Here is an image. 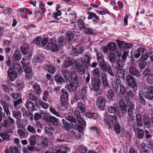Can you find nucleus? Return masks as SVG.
I'll return each mask as SVG.
<instances>
[{
    "instance_id": "49",
    "label": "nucleus",
    "mask_w": 153,
    "mask_h": 153,
    "mask_svg": "<svg viewBox=\"0 0 153 153\" xmlns=\"http://www.w3.org/2000/svg\"><path fill=\"white\" fill-rule=\"evenodd\" d=\"M3 109L7 116H9L10 115V113L9 111L8 106L6 103H5L3 106Z\"/></svg>"
},
{
    "instance_id": "22",
    "label": "nucleus",
    "mask_w": 153,
    "mask_h": 153,
    "mask_svg": "<svg viewBox=\"0 0 153 153\" xmlns=\"http://www.w3.org/2000/svg\"><path fill=\"white\" fill-rule=\"evenodd\" d=\"M108 112L111 114H116L119 111V108L117 107L110 106L108 107Z\"/></svg>"
},
{
    "instance_id": "27",
    "label": "nucleus",
    "mask_w": 153,
    "mask_h": 153,
    "mask_svg": "<svg viewBox=\"0 0 153 153\" xmlns=\"http://www.w3.org/2000/svg\"><path fill=\"white\" fill-rule=\"evenodd\" d=\"M143 121L146 126H149L150 124V120L148 115H145L143 117Z\"/></svg>"
},
{
    "instance_id": "41",
    "label": "nucleus",
    "mask_w": 153,
    "mask_h": 153,
    "mask_svg": "<svg viewBox=\"0 0 153 153\" xmlns=\"http://www.w3.org/2000/svg\"><path fill=\"white\" fill-rule=\"evenodd\" d=\"M17 133L21 138H24L25 137V133L22 130L19 129L17 131Z\"/></svg>"
},
{
    "instance_id": "6",
    "label": "nucleus",
    "mask_w": 153,
    "mask_h": 153,
    "mask_svg": "<svg viewBox=\"0 0 153 153\" xmlns=\"http://www.w3.org/2000/svg\"><path fill=\"white\" fill-rule=\"evenodd\" d=\"M104 120L109 127H111V126L117 122V118L115 116L111 115L105 113L104 116Z\"/></svg>"
},
{
    "instance_id": "18",
    "label": "nucleus",
    "mask_w": 153,
    "mask_h": 153,
    "mask_svg": "<svg viewBox=\"0 0 153 153\" xmlns=\"http://www.w3.org/2000/svg\"><path fill=\"white\" fill-rule=\"evenodd\" d=\"M74 32H72L70 31L66 33V40L68 42H71L74 39Z\"/></svg>"
},
{
    "instance_id": "44",
    "label": "nucleus",
    "mask_w": 153,
    "mask_h": 153,
    "mask_svg": "<svg viewBox=\"0 0 153 153\" xmlns=\"http://www.w3.org/2000/svg\"><path fill=\"white\" fill-rule=\"evenodd\" d=\"M69 150V149L68 148L65 147L58 150L56 153H67Z\"/></svg>"
},
{
    "instance_id": "2",
    "label": "nucleus",
    "mask_w": 153,
    "mask_h": 153,
    "mask_svg": "<svg viewBox=\"0 0 153 153\" xmlns=\"http://www.w3.org/2000/svg\"><path fill=\"white\" fill-rule=\"evenodd\" d=\"M22 72L20 66L18 64L14 65L13 68H10L8 70V76L11 81H14L17 77V75Z\"/></svg>"
},
{
    "instance_id": "64",
    "label": "nucleus",
    "mask_w": 153,
    "mask_h": 153,
    "mask_svg": "<svg viewBox=\"0 0 153 153\" xmlns=\"http://www.w3.org/2000/svg\"><path fill=\"white\" fill-rule=\"evenodd\" d=\"M42 117L41 113H36L34 115V119L37 120L41 118Z\"/></svg>"
},
{
    "instance_id": "46",
    "label": "nucleus",
    "mask_w": 153,
    "mask_h": 153,
    "mask_svg": "<svg viewBox=\"0 0 153 153\" xmlns=\"http://www.w3.org/2000/svg\"><path fill=\"white\" fill-rule=\"evenodd\" d=\"M33 88L37 94H41L40 88L39 85L35 84L33 86Z\"/></svg>"
},
{
    "instance_id": "50",
    "label": "nucleus",
    "mask_w": 153,
    "mask_h": 153,
    "mask_svg": "<svg viewBox=\"0 0 153 153\" xmlns=\"http://www.w3.org/2000/svg\"><path fill=\"white\" fill-rule=\"evenodd\" d=\"M97 60L100 63L102 62V61H104L103 56L102 54L100 53L97 52Z\"/></svg>"
},
{
    "instance_id": "8",
    "label": "nucleus",
    "mask_w": 153,
    "mask_h": 153,
    "mask_svg": "<svg viewBox=\"0 0 153 153\" xmlns=\"http://www.w3.org/2000/svg\"><path fill=\"white\" fill-rule=\"evenodd\" d=\"M106 98L104 97H99L97 100V105L100 109L102 110L105 108Z\"/></svg>"
},
{
    "instance_id": "30",
    "label": "nucleus",
    "mask_w": 153,
    "mask_h": 153,
    "mask_svg": "<svg viewBox=\"0 0 153 153\" xmlns=\"http://www.w3.org/2000/svg\"><path fill=\"white\" fill-rule=\"evenodd\" d=\"M0 137H1L5 141H8L9 139H10V136L9 134L6 132L0 134Z\"/></svg>"
},
{
    "instance_id": "1",
    "label": "nucleus",
    "mask_w": 153,
    "mask_h": 153,
    "mask_svg": "<svg viewBox=\"0 0 153 153\" xmlns=\"http://www.w3.org/2000/svg\"><path fill=\"white\" fill-rule=\"evenodd\" d=\"M66 41L64 37L59 38L58 42H55L53 40H50L46 47L47 49L50 50L52 51L56 52L59 50L62 46L65 44Z\"/></svg>"
},
{
    "instance_id": "11",
    "label": "nucleus",
    "mask_w": 153,
    "mask_h": 153,
    "mask_svg": "<svg viewBox=\"0 0 153 153\" xmlns=\"http://www.w3.org/2000/svg\"><path fill=\"white\" fill-rule=\"evenodd\" d=\"M117 42L120 49L122 48L123 47H124L125 49L129 48L133 45L132 44L127 43L124 41L117 40Z\"/></svg>"
},
{
    "instance_id": "3",
    "label": "nucleus",
    "mask_w": 153,
    "mask_h": 153,
    "mask_svg": "<svg viewBox=\"0 0 153 153\" xmlns=\"http://www.w3.org/2000/svg\"><path fill=\"white\" fill-rule=\"evenodd\" d=\"M71 79L70 84L68 86V89L69 91H73L77 90L79 86L77 76L75 72H74L71 74Z\"/></svg>"
},
{
    "instance_id": "20",
    "label": "nucleus",
    "mask_w": 153,
    "mask_h": 153,
    "mask_svg": "<svg viewBox=\"0 0 153 153\" xmlns=\"http://www.w3.org/2000/svg\"><path fill=\"white\" fill-rule=\"evenodd\" d=\"M120 83V81L119 79H117L116 81H114L112 83V87L114 90L117 92L118 91V86Z\"/></svg>"
},
{
    "instance_id": "56",
    "label": "nucleus",
    "mask_w": 153,
    "mask_h": 153,
    "mask_svg": "<svg viewBox=\"0 0 153 153\" xmlns=\"http://www.w3.org/2000/svg\"><path fill=\"white\" fill-rule=\"evenodd\" d=\"M55 80L58 82L62 83L64 82V79L62 77L58 76H55Z\"/></svg>"
},
{
    "instance_id": "57",
    "label": "nucleus",
    "mask_w": 153,
    "mask_h": 153,
    "mask_svg": "<svg viewBox=\"0 0 153 153\" xmlns=\"http://www.w3.org/2000/svg\"><path fill=\"white\" fill-rule=\"evenodd\" d=\"M50 110L52 113L56 116L58 117H61L59 114L55 111V108L53 107H51L50 108Z\"/></svg>"
},
{
    "instance_id": "7",
    "label": "nucleus",
    "mask_w": 153,
    "mask_h": 153,
    "mask_svg": "<svg viewBox=\"0 0 153 153\" xmlns=\"http://www.w3.org/2000/svg\"><path fill=\"white\" fill-rule=\"evenodd\" d=\"M95 91L98 92L97 93V95H100L102 93V91L100 89V85L101 83V82L100 79L97 78H95L94 79L92 82Z\"/></svg>"
},
{
    "instance_id": "58",
    "label": "nucleus",
    "mask_w": 153,
    "mask_h": 153,
    "mask_svg": "<svg viewBox=\"0 0 153 153\" xmlns=\"http://www.w3.org/2000/svg\"><path fill=\"white\" fill-rule=\"evenodd\" d=\"M79 151L81 153H86L87 151V148L83 146H81L79 148Z\"/></svg>"
},
{
    "instance_id": "40",
    "label": "nucleus",
    "mask_w": 153,
    "mask_h": 153,
    "mask_svg": "<svg viewBox=\"0 0 153 153\" xmlns=\"http://www.w3.org/2000/svg\"><path fill=\"white\" fill-rule=\"evenodd\" d=\"M27 108L29 110H32L34 109V105L33 104L30 102H26Z\"/></svg>"
},
{
    "instance_id": "35",
    "label": "nucleus",
    "mask_w": 153,
    "mask_h": 153,
    "mask_svg": "<svg viewBox=\"0 0 153 153\" xmlns=\"http://www.w3.org/2000/svg\"><path fill=\"white\" fill-rule=\"evenodd\" d=\"M77 106L79 109L82 112L85 111V105L82 103L79 102L77 104Z\"/></svg>"
},
{
    "instance_id": "36",
    "label": "nucleus",
    "mask_w": 153,
    "mask_h": 153,
    "mask_svg": "<svg viewBox=\"0 0 153 153\" xmlns=\"http://www.w3.org/2000/svg\"><path fill=\"white\" fill-rule=\"evenodd\" d=\"M48 140L47 137H45L43 138L42 142V146L45 148H47L48 146Z\"/></svg>"
},
{
    "instance_id": "14",
    "label": "nucleus",
    "mask_w": 153,
    "mask_h": 153,
    "mask_svg": "<svg viewBox=\"0 0 153 153\" xmlns=\"http://www.w3.org/2000/svg\"><path fill=\"white\" fill-rule=\"evenodd\" d=\"M62 95L61 97V100L62 102H65L67 100L68 97V93L67 91L64 89H62Z\"/></svg>"
},
{
    "instance_id": "48",
    "label": "nucleus",
    "mask_w": 153,
    "mask_h": 153,
    "mask_svg": "<svg viewBox=\"0 0 153 153\" xmlns=\"http://www.w3.org/2000/svg\"><path fill=\"white\" fill-rule=\"evenodd\" d=\"M84 50V48L82 47L79 50H77L76 49H74V53L75 55L77 56L79 53H83Z\"/></svg>"
},
{
    "instance_id": "62",
    "label": "nucleus",
    "mask_w": 153,
    "mask_h": 153,
    "mask_svg": "<svg viewBox=\"0 0 153 153\" xmlns=\"http://www.w3.org/2000/svg\"><path fill=\"white\" fill-rule=\"evenodd\" d=\"M77 119L78 122L81 125H85V124L86 122L85 120L83 119L82 118L80 117H78Z\"/></svg>"
},
{
    "instance_id": "34",
    "label": "nucleus",
    "mask_w": 153,
    "mask_h": 153,
    "mask_svg": "<svg viewBox=\"0 0 153 153\" xmlns=\"http://www.w3.org/2000/svg\"><path fill=\"white\" fill-rule=\"evenodd\" d=\"M27 130L30 133L35 134L36 133V130L33 126L28 125L27 127Z\"/></svg>"
},
{
    "instance_id": "38",
    "label": "nucleus",
    "mask_w": 153,
    "mask_h": 153,
    "mask_svg": "<svg viewBox=\"0 0 153 153\" xmlns=\"http://www.w3.org/2000/svg\"><path fill=\"white\" fill-rule=\"evenodd\" d=\"M143 94L146 98L148 99L152 100L153 99V94L150 92H143Z\"/></svg>"
},
{
    "instance_id": "55",
    "label": "nucleus",
    "mask_w": 153,
    "mask_h": 153,
    "mask_svg": "<svg viewBox=\"0 0 153 153\" xmlns=\"http://www.w3.org/2000/svg\"><path fill=\"white\" fill-rule=\"evenodd\" d=\"M141 146L143 151L146 153H149V148L147 147L144 143H143L141 145Z\"/></svg>"
},
{
    "instance_id": "5",
    "label": "nucleus",
    "mask_w": 153,
    "mask_h": 153,
    "mask_svg": "<svg viewBox=\"0 0 153 153\" xmlns=\"http://www.w3.org/2000/svg\"><path fill=\"white\" fill-rule=\"evenodd\" d=\"M29 45L27 44H25L21 47L22 53L26 55L25 58H23V62H28L32 57V53L30 51Z\"/></svg>"
},
{
    "instance_id": "37",
    "label": "nucleus",
    "mask_w": 153,
    "mask_h": 153,
    "mask_svg": "<svg viewBox=\"0 0 153 153\" xmlns=\"http://www.w3.org/2000/svg\"><path fill=\"white\" fill-rule=\"evenodd\" d=\"M72 62V61H71V60L69 59L66 60L65 61V64L63 65L64 67L67 68L71 65H72L73 67V64Z\"/></svg>"
},
{
    "instance_id": "25",
    "label": "nucleus",
    "mask_w": 153,
    "mask_h": 153,
    "mask_svg": "<svg viewBox=\"0 0 153 153\" xmlns=\"http://www.w3.org/2000/svg\"><path fill=\"white\" fill-rule=\"evenodd\" d=\"M74 72L72 71L70 74H69L68 71L66 70H63L62 71L64 77L66 79L68 80L70 78H71V74Z\"/></svg>"
},
{
    "instance_id": "26",
    "label": "nucleus",
    "mask_w": 153,
    "mask_h": 153,
    "mask_svg": "<svg viewBox=\"0 0 153 153\" xmlns=\"http://www.w3.org/2000/svg\"><path fill=\"white\" fill-rule=\"evenodd\" d=\"M137 123L139 126L141 127L143 125L141 115L140 114H138L136 115Z\"/></svg>"
},
{
    "instance_id": "60",
    "label": "nucleus",
    "mask_w": 153,
    "mask_h": 153,
    "mask_svg": "<svg viewBox=\"0 0 153 153\" xmlns=\"http://www.w3.org/2000/svg\"><path fill=\"white\" fill-rule=\"evenodd\" d=\"M86 33L88 34H91L93 33V30L92 29L90 28H86L85 27H84L82 29Z\"/></svg>"
},
{
    "instance_id": "19",
    "label": "nucleus",
    "mask_w": 153,
    "mask_h": 153,
    "mask_svg": "<svg viewBox=\"0 0 153 153\" xmlns=\"http://www.w3.org/2000/svg\"><path fill=\"white\" fill-rule=\"evenodd\" d=\"M107 47L109 51H112L116 50L117 45L114 42H111L107 45Z\"/></svg>"
},
{
    "instance_id": "9",
    "label": "nucleus",
    "mask_w": 153,
    "mask_h": 153,
    "mask_svg": "<svg viewBox=\"0 0 153 153\" xmlns=\"http://www.w3.org/2000/svg\"><path fill=\"white\" fill-rule=\"evenodd\" d=\"M126 79L129 86L132 88H134L137 86L135 79L132 75L130 74L128 75L126 77Z\"/></svg>"
},
{
    "instance_id": "13",
    "label": "nucleus",
    "mask_w": 153,
    "mask_h": 153,
    "mask_svg": "<svg viewBox=\"0 0 153 153\" xmlns=\"http://www.w3.org/2000/svg\"><path fill=\"white\" fill-rule=\"evenodd\" d=\"M44 60L43 56L40 54H39L36 56L33 59V63L34 65H36L37 63L42 62Z\"/></svg>"
},
{
    "instance_id": "28",
    "label": "nucleus",
    "mask_w": 153,
    "mask_h": 153,
    "mask_svg": "<svg viewBox=\"0 0 153 153\" xmlns=\"http://www.w3.org/2000/svg\"><path fill=\"white\" fill-rule=\"evenodd\" d=\"M50 120L54 125L56 126L58 125L59 120L54 116H50Z\"/></svg>"
},
{
    "instance_id": "42",
    "label": "nucleus",
    "mask_w": 153,
    "mask_h": 153,
    "mask_svg": "<svg viewBox=\"0 0 153 153\" xmlns=\"http://www.w3.org/2000/svg\"><path fill=\"white\" fill-rule=\"evenodd\" d=\"M144 96L143 92V91H140L139 93L140 100V101L143 105L145 104V101L143 99V97Z\"/></svg>"
},
{
    "instance_id": "53",
    "label": "nucleus",
    "mask_w": 153,
    "mask_h": 153,
    "mask_svg": "<svg viewBox=\"0 0 153 153\" xmlns=\"http://www.w3.org/2000/svg\"><path fill=\"white\" fill-rule=\"evenodd\" d=\"M150 54L149 53H147L144 55H143L140 59L141 61H143L147 59L148 57L150 56Z\"/></svg>"
},
{
    "instance_id": "63",
    "label": "nucleus",
    "mask_w": 153,
    "mask_h": 153,
    "mask_svg": "<svg viewBox=\"0 0 153 153\" xmlns=\"http://www.w3.org/2000/svg\"><path fill=\"white\" fill-rule=\"evenodd\" d=\"M78 25L80 29H83L84 27H85L84 22L83 20L81 19H79L78 22Z\"/></svg>"
},
{
    "instance_id": "51",
    "label": "nucleus",
    "mask_w": 153,
    "mask_h": 153,
    "mask_svg": "<svg viewBox=\"0 0 153 153\" xmlns=\"http://www.w3.org/2000/svg\"><path fill=\"white\" fill-rule=\"evenodd\" d=\"M47 70L49 72L52 74H54L56 72V69L50 65L48 66Z\"/></svg>"
},
{
    "instance_id": "32",
    "label": "nucleus",
    "mask_w": 153,
    "mask_h": 153,
    "mask_svg": "<svg viewBox=\"0 0 153 153\" xmlns=\"http://www.w3.org/2000/svg\"><path fill=\"white\" fill-rule=\"evenodd\" d=\"M133 96V93L131 91H129L126 94V99L129 101H132L134 97Z\"/></svg>"
},
{
    "instance_id": "17",
    "label": "nucleus",
    "mask_w": 153,
    "mask_h": 153,
    "mask_svg": "<svg viewBox=\"0 0 153 153\" xmlns=\"http://www.w3.org/2000/svg\"><path fill=\"white\" fill-rule=\"evenodd\" d=\"M129 71L130 73L137 77H139L140 76V73L134 67H131L129 69Z\"/></svg>"
},
{
    "instance_id": "12",
    "label": "nucleus",
    "mask_w": 153,
    "mask_h": 153,
    "mask_svg": "<svg viewBox=\"0 0 153 153\" xmlns=\"http://www.w3.org/2000/svg\"><path fill=\"white\" fill-rule=\"evenodd\" d=\"M101 78L103 86L105 88H110V85L109 84L106 78V74L103 73L102 74Z\"/></svg>"
},
{
    "instance_id": "59",
    "label": "nucleus",
    "mask_w": 153,
    "mask_h": 153,
    "mask_svg": "<svg viewBox=\"0 0 153 153\" xmlns=\"http://www.w3.org/2000/svg\"><path fill=\"white\" fill-rule=\"evenodd\" d=\"M39 103L43 108L47 109L48 108V105L47 103L42 101H39Z\"/></svg>"
},
{
    "instance_id": "52",
    "label": "nucleus",
    "mask_w": 153,
    "mask_h": 153,
    "mask_svg": "<svg viewBox=\"0 0 153 153\" xmlns=\"http://www.w3.org/2000/svg\"><path fill=\"white\" fill-rule=\"evenodd\" d=\"M114 95V94L112 90H109L107 94V97L109 99H112Z\"/></svg>"
},
{
    "instance_id": "31",
    "label": "nucleus",
    "mask_w": 153,
    "mask_h": 153,
    "mask_svg": "<svg viewBox=\"0 0 153 153\" xmlns=\"http://www.w3.org/2000/svg\"><path fill=\"white\" fill-rule=\"evenodd\" d=\"M13 115L14 117L19 119L21 117V113L18 111H13Z\"/></svg>"
},
{
    "instance_id": "43",
    "label": "nucleus",
    "mask_w": 153,
    "mask_h": 153,
    "mask_svg": "<svg viewBox=\"0 0 153 153\" xmlns=\"http://www.w3.org/2000/svg\"><path fill=\"white\" fill-rule=\"evenodd\" d=\"M4 11L2 13L5 15H10L12 11V9L9 7H6L3 10Z\"/></svg>"
},
{
    "instance_id": "24",
    "label": "nucleus",
    "mask_w": 153,
    "mask_h": 153,
    "mask_svg": "<svg viewBox=\"0 0 153 153\" xmlns=\"http://www.w3.org/2000/svg\"><path fill=\"white\" fill-rule=\"evenodd\" d=\"M90 58L88 56H86L85 58L82 60V64L84 67H86L87 65H89Z\"/></svg>"
},
{
    "instance_id": "54",
    "label": "nucleus",
    "mask_w": 153,
    "mask_h": 153,
    "mask_svg": "<svg viewBox=\"0 0 153 153\" xmlns=\"http://www.w3.org/2000/svg\"><path fill=\"white\" fill-rule=\"evenodd\" d=\"M93 17L97 20H98L99 19L96 14L94 13H91L89 15L88 19H91Z\"/></svg>"
},
{
    "instance_id": "15",
    "label": "nucleus",
    "mask_w": 153,
    "mask_h": 153,
    "mask_svg": "<svg viewBox=\"0 0 153 153\" xmlns=\"http://www.w3.org/2000/svg\"><path fill=\"white\" fill-rule=\"evenodd\" d=\"M40 136L38 135L31 136L29 138V140L30 145L34 146L36 143L37 139H39Z\"/></svg>"
},
{
    "instance_id": "16",
    "label": "nucleus",
    "mask_w": 153,
    "mask_h": 153,
    "mask_svg": "<svg viewBox=\"0 0 153 153\" xmlns=\"http://www.w3.org/2000/svg\"><path fill=\"white\" fill-rule=\"evenodd\" d=\"M144 51V49L142 48H139L135 51L134 56L136 58H138L140 55L143 54Z\"/></svg>"
},
{
    "instance_id": "10",
    "label": "nucleus",
    "mask_w": 153,
    "mask_h": 153,
    "mask_svg": "<svg viewBox=\"0 0 153 153\" xmlns=\"http://www.w3.org/2000/svg\"><path fill=\"white\" fill-rule=\"evenodd\" d=\"M73 64V68L76 69V70L81 74H83L85 72V70L84 68L82 66H80L78 64L77 62L74 60H72Z\"/></svg>"
},
{
    "instance_id": "61",
    "label": "nucleus",
    "mask_w": 153,
    "mask_h": 153,
    "mask_svg": "<svg viewBox=\"0 0 153 153\" xmlns=\"http://www.w3.org/2000/svg\"><path fill=\"white\" fill-rule=\"evenodd\" d=\"M49 96L48 93L47 91H45L43 93V96L42 97V99L45 101H46Z\"/></svg>"
},
{
    "instance_id": "33",
    "label": "nucleus",
    "mask_w": 153,
    "mask_h": 153,
    "mask_svg": "<svg viewBox=\"0 0 153 153\" xmlns=\"http://www.w3.org/2000/svg\"><path fill=\"white\" fill-rule=\"evenodd\" d=\"M80 95L82 99H85L86 98V89L85 87H83L81 89Z\"/></svg>"
},
{
    "instance_id": "21",
    "label": "nucleus",
    "mask_w": 153,
    "mask_h": 153,
    "mask_svg": "<svg viewBox=\"0 0 153 153\" xmlns=\"http://www.w3.org/2000/svg\"><path fill=\"white\" fill-rule=\"evenodd\" d=\"M13 60H19L21 58L20 53L19 51H15L13 56Z\"/></svg>"
},
{
    "instance_id": "47",
    "label": "nucleus",
    "mask_w": 153,
    "mask_h": 153,
    "mask_svg": "<svg viewBox=\"0 0 153 153\" xmlns=\"http://www.w3.org/2000/svg\"><path fill=\"white\" fill-rule=\"evenodd\" d=\"M45 131L47 133L52 134L54 130L51 127H46L45 128Z\"/></svg>"
},
{
    "instance_id": "23",
    "label": "nucleus",
    "mask_w": 153,
    "mask_h": 153,
    "mask_svg": "<svg viewBox=\"0 0 153 153\" xmlns=\"http://www.w3.org/2000/svg\"><path fill=\"white\" fill-rule=\"evenodd\" d=\"M100 63L102 70L104 71H106L107 69L109 67V65L108 64H106L104 61H102Z\"/></svg>"
},
{
    "instance_id": "4",
    "label": "nucleus",
    "mask_w": 153,
    "mask_h": 153,
    "mask_svg": "<svg viewBox=\"0 0 153 153\" xmlns=\"http://www.w3.org/2000/svg\"><path fill=\"white\" fill-rule=\"evenodd\" d=\"M21 62L25 72V78L28 80L31 79L33 74L31 67V64L28 62L21 61Z\"/></svg>"
},
{
    "instance_id": "39",
    "label": "nucleus",
    "mask_w": 153,
    "mask_h": 153,
    "mask_svg": "<svg viewBox=\"0 0 153 153\" xmlns=\"http://www.w3.org/2000/svg\"><path fill=\"white\" fill-rule=\"evenodd\" d=\"M93 75L96 77H100V73L98 68H96L92 71Z\"/></svg>"
},
{
    "instance_id": "45",
    "label": "nucleus",
    "mask_w": 153,
    "mask_h": 153,
    "mask_svg": "<svg viewBox=\"0 0 153 153\" xmlns=\"http://www.w3.org/2000/svg\"><path fill=\"white\" fill-rule=\"evenodd\" d=\"M144 133L143 130L139 129L137 133V137L140 139H142L144 136Z\"/></svg>"
},
{
    "instance_id": "29",
    "label": "nucleus",
    "mask_w": 153,
    "mask_h": 153,
    "mask_svg": "<svg viewBox=\"0 0 153 153\" xmlns=\"http://www.w3.org/2000/svg\"><path fill=\"white\" fill-rule=\"evenodd\" d=\"M16 86L18 89L21 90L24 88V85L22 81L17 80L16 82Z\"/></svg>"
}]
</instances>
